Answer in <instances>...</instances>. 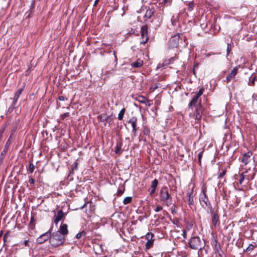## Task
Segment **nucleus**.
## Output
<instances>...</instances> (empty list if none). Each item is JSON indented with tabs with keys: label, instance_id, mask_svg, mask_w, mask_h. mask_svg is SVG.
Listing matches in <instances>:
<instances>
[{
	"label": "nucleus",
	"instance_id": "nucleus-1",
	"mask_svg": "<svg viewBox=\"0 0 257 257\" xmlns=\"http://www.w3.org/2000/svg\"><path fill=\"white\" fill-rule=\"evenodd\" d=\"M189 245L193 249L202 250L205 246V242L203 239H201L199 236H193L190 239Z\"/></svg>",
	"mask_w": 257,
	"mask_h": 257
},
{
	"label": "nucleus",
	"instance_id": "nucleus-2",
	"mask_svg": "<svg viewBox=\"0 0 257 257\" xmlns=\"http://www.w3.org/2000/svg\"><path fill=\"white\" fill-rule=\"evenodd\" d=\"M65 239V237L61 232L56 231L50 234V244L53 246H58L62 244Z\"/></svg>",
	"mask_w": 257,
	"mask_h": 257
},
{
	"label": "nucleus",
	"instance_id": "nucleus-3",
	"mask_svg": "<svg viewBox=\"0 0 257 257\" xmlns=\"http://www.w3.org/2000/svg\"><path fill=\"white\" fill-rule=\"evenodd\" d=\"M160 199L161 201L166 202L168 206L172 204V198L167 187H163L161 189Z\"/></svg>",
	"mask_w": 257,
	"mask_h": 257
},
{
	"label": "nucleus",
	"instance_id": "nucleus-4",
	"mask_svg": "<svg viewBox=\"0 0 257 257\" xmlns=\"http://www.w3.org/2000/svg\"><path fill=\"white\" fill-rule=\"evenodd\" d=\"M199 201L203 208H206L208 204L210 203L206 194L205 191L203 190L199 195Z\"/></svg>",
	"mask_w": 257,
	"mask_h": 257
},
{
	"label": "nucleus",
	"instance_id": "nucleus-5",
	"mask_svg": "<svg viewBox=\"0 0 257 257\" xmlns=\"http://www.w3.org/2000/svg\"><path fill=\"white\" fill-rule=\"evenodd\" d=\"M52 228H50L49 230L47 232L43 233L41 235H40L37 239V241L38 243L41 244L43 243L49 239V242H50V234L52 232Z\"/></svg>",
	"mask_w": 257,
	"mask_h": 257
},
{
	"label": "nucleus",
	"instance_id": "nucleus-6",
	"mask_svg": "<svg viewBox=\"0 0 257 257\" xmlns=\"http://www.w3.org/2000/svg\"><path fill=\"white\" fill-rule=\"evenodd\" d=\"M148 27L147 25L143 26L141 28V38L143 39L141 44H145L148 41Z\"/></svg>",
	"mask_w": 257,
	"mask_h": 257
},
{
	"label": "nucleus",
	"instance_id": "nucleus-7",
	"mask_svg": "<svg viewBox=\"0 0 257 257\" xmlns=\"http://www.w3.org/2000/svg\"><path fill=\"white\" fill-rule=\"evenodd\" d=\"M203 108L200 100L198 105L196 106L195 111L194 113V117L195 119L199 120L201 118Z\"/></svg>",
	"mask_w": 257,
	"mask_h": 257
},
{
	"label": "nucleus",
	"instance_id": "nucleus-8",
	"mask_svg": "<svg viewBox=\"0 0 257 257\" xmlns=\"http://www.w3.org/2000/svg\"><path fill=\"white\" fill-rule=\"evenodd\" d=\"M154 235L152 232H148L146 235V238L147 239V242L146 243V248L147 249L151 248L154 244V240L153 239Z\"/></svg>",
	"mask_w": 257,
	"mask_h": 257
},
{
	"label": "nucleus",
	"instance_id": "nucleus-9",
	"mask_svg": "<svg viewBox=\"0 0 257 257\" xmlns=\"http://www.w3.org/2000/svg\"><path fill=\"white\" fill-rule=\"evenodd\" d=\"M238 67L236 66L233 68L231 71L227 75L226 81L227 83L233 80L235 78V76L238 73Z\"/></svg>",
	"mask_w": 257,
	"mask_h": 257
},
{
	"label": "nucleus",
	"instance_id": "nucleus-10",
	"mask_svg": "<svg viewBox=\"0 0 257 257\" xmlns=\"http://www.w3.org/2000/svg\"><path fill=\"white\" fill-rule=\"evenodd\" d=\"M65 216V213L62 211L60 210L58 211L57 214L54 216V223L57 224L59 221L63 219Z\"/></svg>",
	"mask_w": 257,
	"mask_h": 257
},
{
	"label": "nucleus",
	"instance_id": "nucleus-11",
	"mask_svg": "<svg viewBox=\"0 0 257 257\" xmlns=\"http://www.w3.org/2000/svg\"><path fill=\"white\" fill-rule=\"evenodd\" d=\"M128 123H131V125L133 127V132L134 134V136H136L137 128V118L136 117H132L128 121Z\"/></svg>",
	"mask_w": 257,
	"mask_h": 257
},
{
	"label": "nucleus",
	"instance_id": "nucleus-12",
	"mask_svg": "<svg viewBox=\"0 0 257 257\" xmlns=\"http://www.w3.org/2000/svg\"><path fill=\"white\" fill-rule=\"evenodd\" d=\"M193 188H192L190 190L188 191L187 193V195L188 197V202L189 205H194V200L193 197L194 195H193Z\"/></svg>",
	"mask_w": 257,
	"mask_h": 257
},
{
	"label": "nucleus",
	"instance_id": "nucleus-13",
	"mask_svg": "<svg viewBox=\"0 0 257 257\" xmlns=\"http://www.w3.org/2000/svg\"><path fill=\"white\" fill-rule=\"evenodd\" d=\"M24 86L23 87H22V88H20L16 92V93L15 94V95H14V97L13 98V102H14V104H16V103L17 102V101H18L20 96L21 95V94H22V91L24 90Z\"/></svg>",
	"mask_w": 257,
	"mask_h": 257
},
{
	"label": "nucleus",
	"instance_id": "nucleus-14",
	"mask_svg": "<svg viewBox=\"0 0 257 257\" xmlns=\"http://www.w3.org/2000/svg\"><path fill=\"white\" fill-rule=\"evenodd\" d=\"M219 215L217 213H212L211 214L212 223L213 225L216 226L219 225Z\"/></svg>",
	"mask_w": 257,
	"mask_h": 257
},
{
	"label": "nucleus",
	"instance_id": "nucleus-15",
	"mask_svg": "<svg viewBox=\"0 0 257 257\" xmlns=\"http://www.w3.org/2000/svg\"><path fill=\"white\" fill-rule=\"evenodd\" d=\"M68 225L66 224H63L61 225L59 228V230L58 231L61 232V234H63L64 236L68 233Z\"/></svg>",
	"mask_w": 257,
	"mask_h": 257
},
{
	"label": "nucleus",
	"instance_id": "nucleus-16",
	"mask_svg": "<svg viewBox=\"0 0 257 257\" xmlns=\"http://www.w3.org/2000/svg\"><path fill=\"white\" fill-rule=\"evenodd\" d=\"M174 61V57H172L169 59H166L163 61V62L162 64H159L157 66V68H160L161 67H164V66H168L171 63L173 62Z\"/></svg>",
	"mask_w": 257,
	"mask_h": 257
},
{
	"label": "nucleus",
	"instance_id": "nucleus-17",
	"mask_svg": "<svg viewBox=\"0 0 257 257\" xmlns=\"http://www.w3.org/2000/svg\"><path fill=\"white\" fill-rule=\"evenodd\" d=\"M122 146V143L121 142H117L116 143V145L115 147V152L116 154L120 155L122 151L121 150V147Z\"/></svg>",
	"mask_w": 257,
	"mask_h": 257
},
{
	"label": "nucleus",
	"instance_id": "nucleus-18",
	"mask_svg": "<svg viewBox=\"0 0 257 257\" xmlns=\"http://www.w3.org/2000/svg\"><path fill=\"white\" fill-rule=\"evenodd\" d=\"M143 64V61L141 59H138L137 61L131 63V65L132 67L134 68H139L141 67Z\"/></svg>",
	"mask_w": 257,
	"mask_h": 257
},
{
	"label": "nucleus",
	"instance_id": "nucleus-19",
	"mask_svg": "<svg viewBox=\"0 0 257 257\" xmlns=\"http://www.w3.org/2000/svg\"><path fill=\"white\" fill-rule=\"evenodd\" d=\"M251 153L250 152H247L243 155L242 158V162L244 163L245 165L247 164L248 162V159L250 157Z\"/></svg>",
	"mask_w": 257,
	"mask_h": 257
},
{
	"label": "nucleus",
	"instance_id": "nucleus-20",
	"mask_svg": "<svg viewBox=\"0 0 257 257\" xmlns=\"http://www.w3.org/2000/svg\"><path fill=\"white\" fill-rule=\"evenodd\" d=\"M10 143L9 141H8L5 145L3 150L1 153V156H6V153H7V152L10 148Z\"/></svg>",
	"mask_w": 257,
	"mask_h": 257
},
{
	"label": "nucleus",
	"instance_id": "nucleus-21",
	"mask_svg": "<svg viewBox=\"0 0 257 257\" xmlns=\"http://www.w3.org/2000/svg\"><path fill=\"white\" fill-rule=\"evenodd\" d=\"M137 100L139 102H140L142 103L146 104H147V102H149V100L146 97H145V96H142V95H139L137 98Z\"/></svg>",
	"mask_w": 257,
	"mask_h": 257
},
{
	"label": "nucleus",
	"instance_id": "nucleus-22",
	"mask_svg": "<svg viewBox=\"0 0 257 257\" xmlns=\"http://www.w3.org/2000/svg\"><path fill=\"white\" fill-rule=\"evenodd\" d=\"M154 13V9H149L147 10L146 11V13L145 15V18L147 19H150L151 17L153 16V15Z\"/></svg>",
	"mask_w": 257,
	"mask_h": 257
},
{
	"label": "nucleus",
	"instance_id": "nucleus-23",
	"mask_svg": "<svg viewBox=\"0 0 257 257\" xmlns=\"http://www.w3.org/2000/svg\"><path fill=\"white\" fill-rule=\"evenodd\" d=\"M109 116H107L105 114L99 115L97 116L98 119L101 122L107 121L109 118Z\"/></svg>",
	"mask_w": 257,
	"mask_h": 257
},
{
	"label": "nucleus",
	"instance_id": "nucleus-24",
	"mask_svg": "<svg viewBox=\"0 0 257 257\" xmlns=\"http://www.w3.org/2000/svg\"><path fill=\"white\" fill-rule=\"evenodd\" d=\"M198 99L193 97L190 102L189 103V109L191 108L193 106H195L196 105L197 102H198Z\"/></svg>",
	"mask_w": 257,
	"mask_h": 257
},
{
	"label": "nucleus",
	"instance_id": "nucleus-25",
	"mask_svg": "<svg viewBox=\"0 0 257 257\" xmlns=\"http://www.w3.org/2000/svg\"><path fill=\"white\" fill-rule=\"evenodd\" d=\"M214 250H215L216 253H218L219 255L221 257L220 252H222V249L221 248V246L220 244L216 245L214 246Z\"/></svg>",
	"mask_w": 257,
	"mask_h": 257
},
{
	"label": "nucleus",
	"instance_id": "nucleus-26",
	"mask_svg": "<svg viewBox=\"0 0 257 257\" xmlns=\"http://www.w3.org/2000/svg\"><path fill=\"white\" fill-rule=\"evenodd\" d=\"M125 112V109L124 108H123L122 109H121L118 115V119L119 120H121L123 119Z\"/></svg>",
	"mask_w": 257,
	"mask_h": 257
},
{
	"label": "nucleus",
	"instance_id": "nucleus-27",
	"mask_svg": "<svg viewBox=\"0 0 257 257\" xmlns=\"http://www.w3.org/2000/svg\"><path fill=\"white\" fill-rule=\"evenodd\" d=\"M211 242L214 246L216 245L219 244L218 241L217 237L216 235H213L211 238Z\"/></svg>",
	"mask_w": 257,
	"mask_h": 257
},
{
	"label": "nucleus",
	"instance_id": "nucleus-28",
	"mask_svg": "<svg viewBox=\"0 0 257 257\" xmlns=\"http://www.w3.org/2000/svg\"><path fill=\"white\" fill-rule=\"evenodd\" d=\"M204 91V89L203 88H201L198 92H196L195 96L194 97L198 99L199 97L203 93Z\"/></svg>",
	"mask_w": 257,
	"mask_h": 257
},
{
	"label": "nucleus",
	"instance_id": "nucleus-29",
	"mask_svg": "<svg viewBox=\"0 0 257 257\" xmlns=\"http://www.w3.org/2000/svg\"><path fill=\"white\" fill-rule=\"evenodd\" d=\"M132 200V197L131 196L126 197L124 198L123 201V203L125 205H126L131 202Z\"/></svg>",
	"mask_w": 257,
	"mask_h": 257
},
{
	"label": "nucleus",
	"instance_id": "nucleus-30",
	"mask_svg": "<svg viewBox=\"0 0 257 257\" xmlns=\"http://www.w3.org/2000/svg\"><path fill=\"white\" fill-rule=\"evenodd\" d=\"M158 185V181L157 179H154L151 184V188H155L156 189L157 186Z\"/></svg>",
	"mask_w": 257,
	"mask_h": 257
},
{
	"label": "nucleus",
	"instance_id": "nucleus-31",
	"mask_svg": "<svg viewBox=\"0 0 257 257\" xmlns=\"http://www.w3.org/2000/svg\"><path fill=\"white\" fill-rule=\"evenodd\" d=\"M34 169H35V166L33 165V164H32L31 163H30L29 164L28 168V170L30 173H32L34 172Z\"/></svg>",
	"mask_w": 257,
	"mask_h": 257
},
{
	"label": "nucleus",
	"instance_id": "nucleus-32",
	"mask_svg": "<svg viewBox=\"0 0 257 257\" xmlns=\"http://www.w3.org/2000/svg\"><path fill=\"white\" fill-rule=\"evenodd\" d=\"M254 246L252 244H249L248 247L244 250L246 252H249L252 251L254 249Z\"/></svg>",
	"mask_w": 257,
	"mask_h": 257
},
{
	"label": "nucleus",
	"instance_id": "nucleus-33",
	"mask_svg": "<svg viewBox=\"0 0 257 257\" xmlns=\"http://www.w3.org/2000/svg\"><path fill=\"white\" fill-rule=\"evenodd\" d=\"M150 129L148 127L145 126L144 127L143 134L144 135L149 136L150 134Z\"/></svg>",
	"mask_w": 257,
	"mask_h": 257
},
{
	"label": "nucleus",
	"instance_id": "nucleus-34",
	"mask_svg": "<svg viewBox=\"0 0 257 257\" xmlns=\"http://www.w3.org/2000/svg\"><path fill=\"white\" fill-rule=\"evenodd\" d=\"M207 207H208L207 212L208 213H210V214H212V213H216L215 212H214L213 211V208L210 203L208 204V205L207 206Z\"/></svg>",
	"mask_w": 257,
	"mask_h": 257
},
{
	"label": "nucleus",
	"instance_id": "nucleus-35",
	"mask_svg": "<svg viewBox=\"0 0 257 257\" xmlns=\"http://www.w3.org/2000/svg\"><path fill=\"white\" fill-rule=\"evenodd\" d=\"M16 107V104H14V102L13 101L12 105L8 109V112H11Z\"/></svg>",
	"mask_w": 257,
	"mask_h": 257
},
{
	"label": "nucleus",
	"instance_id": "nucleus-36",
	"mask_svg": "<svg viewBox=\"0 0 257 257\" xmlns=\"http://www.w3.org/2000/svg\"><path fill=\"white\" fill-rule=\"evenodd\" d=\"M85 235V232L84 231H82V232H79L77 234V235H76V237L77 238H80L82 235Z\"/></svg>",
	"mask_w": 257,
	"mask_h": 257
},
{
	"label": "nucleus",
	"instance_id": "nucleus-37",
	"mask_svg": "<svg viewBox=\"0 0 257 257\" xmlns=\"http://www.w3.org/2000/svg\"><path fill=\"white\" fill-rule=\"evenodd\" d=\"M244 180V176L243 175V174H242L240 175V178H239V184H242Z\"/></svg>",
	"mask_w": 257,
	"mask_h": 257
},
{
	"label": "nucleus",
	"instance_id": "nucleus-38",
	"mask_svg": "<svg viewBox=\"0 0 257 257\" xmlns=\"http://www.w3.org/2000/svg\"><path fill=\"white\" fill-rule=\"evenodd\" d=\"M231 45L230 44H227V55L228 56L229 55V53L231 51Z\"/></svg>",
	"mask_w": 257,
	"mask_h": 257
},
{
	"label": "nucleus",
	"instance_id": "nucleus-39",
	"mask_svg": "<svg viewBox=\"0 0 257 257\" xmlns=\"http://www.w3.org/2000/svg\"><path fill=\"white\" fill-rule=\"evenodd\" d=\"M203 152H200L198 155V161L199 164L201 163V159L202 157Z\"/></svg>",
	"mask_w": 257,
	"mask_h": 257
},
{
	"label": "nucleus",
	"instance_id": "nucleus-40",
	"mask_svg": "<svg viewBox=\"0 0 257 257\" xmlns=\"http://www.w3.org/2000/svg\"><path fill=\"white\" fill-rule=\"evenodd\" d=\"M226 171L225 170H223L222 172H221L219 173V174L218 175V178H221L223 177L226 174Z\"/></svg>",
	"mask_w": 257,
	"mask_h": 257
},
{
	"label": "nucleus",
	"instance_id": "nucleus-41",
	"mask_svg": "<svg viewBox=\"0 0 257 257\" xmlns=\"http://www.w3.org/2000/svg\"><path fill=\"white\" fill-rule=\"evenodd\" d=\"M162 209H163V207L161 206L158 205L157 206L156 208H155V212H159V211H161Z\"/></svg>",
	"mask_w": 257,
	"mask_h": 257
},
{
	"label": "nucleus",
	"instance_id": "nucleus-42",
	"mask_svg": "<svg viewBox=\"0 0 257 257\" xmlns=\"http://www.w3.org/2000/svg\"><path fill=\"white\" fill-rule=\"evenodd\" d=\"M69 115V112H66V113H63L62 115H61V119L62 120H64L65 119V117H68V116Z\"/></svg>",
	"mask_w": 257,
	"mask_h": 257
},
{
	"label": "nucleus",
	"instance_id": "nucleus-43",
	"mask_svg": "<svg viewBox=\"0 0 257 257\" xmlns=\"http://www.w3.org/2000/svg\"><path fill=\"white\" fill-rule=\"evenodd\" d=\"M124 190V188L123 189V190L118 189L117 192V196H121L123 193Z\"/></svg>",
	"mask_w": 257,
	"mask_h": 257
},
{
	"label": "nucleus",
	"instance_id": "nucleus-44",
	"mask_svg": "<svg viewBox=\"0 0 257 257\" xmlns=\"http://www.w3.org/2000/svg\"><path fill=\"white\" fill-rule=\"evenodd\" d=\"M194 7V4L193 3H190L189 4V9H188V10L189 11H191L193 8Z\"/></svg>",
	"mask_w": 257,
	"mask_h": 257
},
{
	"label": "nucleus",
	"instance_id": "nucleus-45",
	"mask_svg": "<svg viewBox=\"0 0 257 257\" xmlns=\"http://www.w3.org/2000/svg\"><path fill=\"white\" fill-rule=\"evenodd\" d=\"M58 99H59L60 101H64V100H65L67 99V98H65V97L64 96H63L61 95V96H59L58 97Z\"/></svg>",
	"mask_w": 257,
	"mask_h": 257
},
{
	"label": "nucleus",
	"instance_id": "nucleus-46",
	"mask_svg": "<svg viewBox=\"0 0 257 257\" xmlns=\"http://www.w3.org/2000/svg\"><path fill=\"white\" fill-rule=\"evenodd\" d=\"M183 235L184 238H187V230L186 229H184L183 230Z\"/></svg>",
	"mask_w": 257,
	"mask_h": 257
},
{
	"label": "nucleus",
	"instance_id": "nucleus-47",
	"mask_svg": "<svg viewBox=\"0 0 257 257\" xmlns=\"http://www.w3.org/2000/svg\"><path fill=\"white\" fill-rule=\"evenodd\" d=\"M5 157V156H1V154L0 155V164H3Z\"/></svg>",
	"mask_w": 257,
	"mask_h": 257
},
{
	"label": "nucleus",
	"instance_id": "nucleus-48",
	"mask_svg": "<svg viewBox=\"0 0 257 257\" xmlns=\"http://www.w3.org/2000/svg\"><path fill=\"white\" fill-rule=\"evenodd\" d=\"M29 183L31 184H34L35 183V179H33V178H30L29 179Z\"/></svg>",
	"mask_w": 257,
	"mask_h": 257
},
{
	"label": "nucleus",
	"instance_id": "nucleus-49",
	"mask_svg": "<svg viewBox=\"0 0 257 257\" xmlns=\"http://www.w3.org/2000/svg\"><path fill=\"white\" fill-rule=\"evenodd\" d=\"M156 189H155V188H151V190L150 191V194L152 195V194H154L156 191Z\"/></svg>",
	"mask_w": 257,
	"mask_h": 257
},
{
	"label": "nucleus",
	"instance_id": "nucleus-50",
	"mask_svg": "<svg viewBox=\"0 0 257 257\" xmlns=\"http://www.w3.org/2000/svg\"><path fill=\"white\" fill-rule=\"evenodd\" d=\"M100 0H95L93 4L94 7H96Z\"/></svg>",
	"mask_w": 257,
	"mask_h": 257
},
{
	"label": "nucleus",
	"instance_id": "nucleus-51",
	"mask_svg": "<svg viewBox=\"0 0 257 257\" xmlns=\"http://www.w3.org/2000/svg\"><path fill=\"white\" fill-rule=\"evenodd\" d=\"M24 244L26 245V246H29V240H26L24 241Z\"/></svg>",
	"mask_w": 257,
	"mask_h": 257
},
{
	"label": "nucleus",
	"instance_id": "nucleus-52",
	"mask_svg": "<svg viewBox=\"0 0 257 257\" xmlns=\"http://www.w3.org/2000/svg\"><path fill=\"white\" fill-rule=\"evenodd\" d=\"M192 226V224H191V225H187L186 227V229L189 230L190 229V228Z\"/></svg>",
	"mask_w": 257,
	"mask_h": 257
},
{
	"label": "nucleus",
	"instance_id": "nucleus-53",
	"mask_svg": "<svg viewBox=\"0 0 257 257\" xmlns=\"http://www.w3.org/2000/svg\"><path fill=\"white\" fill-rule=\"evenodd\" d=\"M201 27L202 28L205 29L207 27V25L206 24H201Z\"/></svg>",
	"mask_w": 257,
	"mask_h": 257
},
{
	"label": "nucleus",
	"instance_id": "nucleus-54",
	"mask_svg": "<svg viewBox=\"0 0 257 257\" xmlns=\"http://www.w3.org/2000/svg\"><path fill=\"white\" fill-rule=\"evenodd\" d=\"M176 39H178V38L176 36H174L173 37H172L171 39L170 40V41H173Z\"/></svg>",
	"mask_w": 257,
	"mask_h": 257
},
{
	"label": "nucleus",
	"instance_id": "nucleus-55",
	"mask_svg": "<svg viewBox=\"0 0 257 257\" xmlns=\"http://www.w3.org/2000/svg\"><path fill=\"white\" fill-rule=\"evenodd\" d=\"M163 4L164 5H168V0H163V2H162Z\"/></svg>",
	"mask_w": 257,
	"mask_h": 257
},
{
	"label": "nucleus",
	"instance_id": "nucleus-56",
	"mask_svg": "<svg viewBox=\"0 0 257 257\" xmlns=\"http://www.w3.org/2000/svg\"><path fill=\"white\" fill-rule=\"evenodd\" d=\"M86 205V203L84 204H83V205H82V206L80 208L81 209H83V208L85 207Z\"/></svg>",
	"mask_w": 257,
	"mask_h": 257
},
{
	"label": "nucleus",
	"instance_id": "nucleus-57",
	"mask_svg": "<svg viewBox=\"0 0 257 257\" xmlns=\"http://www.w3.org/2000/svg\"><path fill=\"white\" fill-rule=\"evenodd\" d=\"M34 220V217H31V219L30 223H32Z\"/></svg>",
	"mask_w": 257,
	"mask_h": 257
},
{
	"label": "nucleus",
	"instance_id": "nucleus-58",
	"mask_svg": "<svg viewBox=\"0 0 257 257\" xmlns=\"http://www.w3.org/2000/svg\"><path fill=\"white\" fill-rule=\"evenodd\" d=\"M251 83L252 85H254V78H253V79L252 80V81H251Z\"/></svg>",
	"mask_w": 257,
	"mask_h": 257
},
{
	"label": "nucleus",
	"instance_id": "nucleus-59",
	"mask_svg": "<svg viewBox=\"0 0 257 257\" xmlns=\"http://www.w3.org/2000/svg\"><path fill=\"white\" fill-rule=\"evenodd\" d=\"M174 210H175V207L174 208V209H173L172 208H171V210H172V213H174Z\"/></svg>",
	"mask_w": 257,
	"mask_h": 257
},
{
	"label": "nucleus",
	"instance_id": "nucleus-60",
	"mask_svg": "<svg viewBox=\"0 0 257 257\" xmlns=\"http://www.w3.org/2000/svg\"><path fill=\"white\" fill-rule=\"evenodd\" d=\"M6 235H7V234H5L4 235V241H5V238H6Z\"/></svg>",
	"mask_w": 257,
	"mask_h": 257
},
{
	"label": "nucleus",
	"instance_id": "nucleus-61",
	"mask_svg": "<svg viewBox=\"0 0 257 257\" xmlns=\"http://www.w3.org/2000/svg\"><path fill=\"white\" fill-rule=\"evenodd\" d=\"M2 233H3V231H1L0 232V237L2 235Z\"/></svg>",
	"mask_w": 257,
	"mask_h": 257
}]
</instances>
